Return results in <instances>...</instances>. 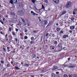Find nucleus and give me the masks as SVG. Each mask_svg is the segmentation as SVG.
<instances>
[{
    "label": "nucleus",
    "instance_id": "nucleus-46",
    "mask_svg": "<svg viewBox=\"0 0 77 77\" xmlns=\"http://www.w3.org/2000/svg\"><path fill=\"white\" fill-rule=\"evenodd\" d=\"M44 1L46 3H48V1L47 0H44Z\"/></svg>",
    "mask_w": 77,
    "mask_h": 77
},
{
    "label": "nucleus",
    "instance_id": "nucleus-53",
    "mask_svg": "<svg viewBox=\"0 0 77 77\" xmlns=\"http://www.w3.org/2000/svg\"><path fill=\"white\" fill-rule=\"evenodd\" d=\"M34 13V12H33V11H31V14H33Z\"/></svg>",
    "mask_w": 77,
    "mask_h": 77
},
{
    "label": "nucleus",
    "instance_id": "nucleus-20",
    "mask_svg": "<svg viewBox=\"0 0 77 77\" xmlns=\"http://www.w3.org/2000/svg\"><path fill=\"white\" fill-rule=\"evenodd\" d=\"M31 2H32L33 3H35V2H36V1L35 0H32L31 1Z\"/></svg>",
    "mask_w": 77,
    "mask_h": 77
},
{
    "label": "nucleus",
    "instance_id": "nucleus-25",
    "mask_svg": "<svg viewBox=\"0 0 77 77\" xmlns=\"http://www.w3.org/2000/svg\"><path fill=\"white\" fill-rule=\"evenodd\" d=\"M56 30H57V31H60V29L59 28H57L56 29Z\"/></svg>",
    "mask_w": 77,
    "mask_h": 77
},
{
    "label": "nucleus",
    "instance_id": "nucleus-26",
    "mask_svg": "<svg viewBox=\"0 0 77 77\" xmlns=\"http://www.w3.org/2000/svg\"><path fill=\"white\" fill-rule=\"evenodd\" d=\"M7 68H9V67H10V64H8L7 65Z\"/></svg>",
    "mask_w": 77,
    "mask_h": 77
},
{
    "label": "nucleus",
    "instance_id": "nucleus-7",
    "mask_svg": "<svg viewBox=\"0 0 77 77\" xmlns=\"http://www.w3.org/2000/svg\"><path fill=\"white\" fill-rule=\"evenodd\" d=\"M66 13V11H63L61 13V14L60 15V16H62V15H63Z\"/></svg>",
    "mask_w": 77,
    "mask_h": 77
},
{
    "label": "nucleus",
    "instance_id": "nucleus-1",
    "mask_svg": "<svg viewBox=\"0 0 77 77\" xmlns=\"http://www.w3.org/2000/svg\"><path fill=\"white\" fill-rule=\"evenodd\" d=\"M72 4L71 2H68L66 4L65 8L67 9H68V8H69L71 7Z\"/></svg>",
    "mask_w": 77,
    "mask_h": 77
},
{
    "label": "nucleus",
    "instance_id": "nucleus-4",
    "mask_svg": "<svg viewBox=\"0 0 77 77\" xmlns=\"http://www.w3.org/2000/svg\"><path fill=\"white\" fill-rule=\"evenodd\" d=\"M53 2H54L56 4H58L59 3V0H53Z\"/></svg>",
    "mask_w": 77,
    "mask_h": 77
},
{
    "label": "nucleus",
    "instance_id": "nucleus-52",
    "mask_svg": "<svg viewBox=\"0 0 77 77\" xmlns=\"http://www.w3.org/2000/svg\"><path fill=\"white\" fill-rule=\"evenodd\" d=\"M33 32L34 33H36L37 32H36V31H33Z\"/></svg>",
    "mask_w": 77,
    "mask_h": 77
},
{
    "label": "nucleus",
    "instance_id": "nucleus-16",
    "mask_svg": "<svg viewBox=\"0 0 77 77\" xmlns=\"http://www.w3.org/2000/svg\"><path fill=\"white\" fill-rule=\"evenodd\" d=\"M50 24H51V23H50V22H49L48 24V25H47V26H46V28H47L48 27H49V26H50Z\"/></svg>",
    "mask_w": 77,
    "mask_h": 77
},
{
    "label": "nucleus",
    "instance_id": "nucleus-3",
    "mask_svg": "<svg viewBox=\"0 0 77 77\" xmlns=\"http://www.w3.org/2000/svg\"><path fill=\"white\" fill-rule=\"evenodd\" d=\"M50 48L51 50H54V49L55 48V47H54V46L51 45L50 46Z\"/></svg>",
    "mask_w": 77,
    "mask_h": 77
},
{
    "label": "nucleus",
    "instance_id": "nucleus-57",
    "mask_svg": "<svg viewBox=\"0 0 77 77\" xmlns=\"http://www.w3.org/2000/svg\"><path fill=\"white\" fill-rule=\"evenodd\" d=\"M56 73L57 74H59V72H56Z\"/></svg>",
    "mask_w": 77,
    "mask_h": 77
},
{
    "label": "nucleus",
    "instance_id": "nucleus-15",
    "mask_svg": "<svg viewBox=\"0 0 77 77\" xmlns=\"http://www.w3.org/2000/svg\"><path fill=\"white\" fill-rule=\"evenodd\" d=\"M54 44L55 45H57V41H55L54 42Z\"/></svg>",
    "mask_w": 77,
    "mask_h": 77
},
{
    "label": "nucleus",
    "instance_id": "nucleus-60",
    "mask_svg": "<svg viewBox=\"0 0 77 77\" xmlns=\"http://www.w3.org/2000/svg\"><path fill=\"white\" fill-rule=\"evenodd\" d=\"M7 49H9V48H10V47H7Z\"/></svg>",
    "mask_w": 77,
    "mask_h": 77
},
{
    "label": "nucleus",
    "instance_id": "nucleus-61",
    "mask_svg": "<svg viewBox=\"0 0 77 77\" xmlns=\"http://www.w3.org/2000/svg\"><path fill=\"white\" fill-rule=\"evenodd\" d=\"M70 58H69L68 59V60H69V61L70 60Z\"/></svg>",
    "mask_w": 77,
    "mask_h": 77
},
{
    "label": "nucleus",
    "instance_id": "nucleus-24",
    "mask_svg": "<svg viewBox=\"0 0 77 77\" xmlns=\"http://www.w3.org/2000/svg\"><path fill=\"white\" fill-rule=\"evenodd\" d=\"M12 34L13 36H15V35H16L15 33L14 32H12Z\"/></svg>",
    "mask_w": 77,
    "mask_h": 77
},
{
    "label": "nucleus",
    "instance_id": "nucleus-22",
    "mask_svg": "<svg viewBox=\"0 0 77 77\" xmlns=\"http://www.w3.org/2000/svg\"><path fill=\"white\" fill-rule=\"evenodd\" d=\"M32 57L33 58H35L36 57V55L35 54H33L32 55Z\"/></svg>",
    "mask_w": 77,
    "mask_h": 77
},
{
    "label": "nucleus",
    "instance_id": "nucleus-45",
    "mask_svg": "<svg viewBox=\"0 0 77 77\" xmlns=\"http://www.w3.org/2000/svg\"><path fill=\"white\" fill-rule=\"evenodd\" d=\"M42 38H43V36H42L41 37V41H42Z\"/></svg>",
    "mask_w": 77,
    "mask_h": 77
},
{
    "label": "nucleus",
    "instance_id": "nucleus-17",
    "mask_svg": "<svg viewBox=\"0 0 77 77\" xmlns=\"http://www.w3.org/2000/svg\"><path fill=\"white\" fill-rule=\"evenodd\" d=\"M14 68L18 70V69H20V68H18V67L17 66H14Z\"/></svg>",
    "mask_w": 77,
    "mask_h": 77
},
{
    "label": "nucleus",
    "instance_id": "nucleus-34",
    "mask_svg": "<svg viewBox=\"0 0 77 77\" xmlns=\"http://www.w3.org/2000/svg\"><path fill=\"white\" fill-rule=\"evenodd\" d=\"M31 39L32 40V41H33V39H34V37H32L31 38Z\"/></svg>",
    "mask_w": 77,
    "mask_h": 77
},
{
    "label": "nucleus",
    "instance_id": "nucleus-27",
    "mask_svg": "<svg viewBox=\"0 0 77 77\" xmlns=\"http://www.w3.org/2000/svg\"><path fill=\"white\" fill-rule=\"evenodd\" d=\"M42 9H45V7H44V6L43 5H42Z\"/></svg>",
    "mask_w": 77,
    "mask_h": 77
},
{
    "label": "nucleus",
    "instance_id": "nucleus-44",
    "mask_svg": "<svg viewBox=\"0 0 77 77\" xmlns=\"http://www.w3.org/2000/svg\"><path fill=\"white\" fill-rule=\"evenodd\" d=\"M60 33H61V34L63 33V31H61L60 32Z\"/></svg>",
    "mask_w": 77,
    "mask_h": 77
},
{
    "label": "nucleus",
    "instance_id": "nucleus-39",
    "mask_svg": "<svg viewBox=\"0 0 77 77\" xmlns=\"http://www.w3.org/2000/svg\"><path fill=\"white\" fill-rule=\"evenodd\" d=\"M53 76H54V73H53L51 74V76L53 77Z\"/></svg>",
    "mask_w": 77,
    "mask_h": 77
},
{
    "label": "nucleus",
    "instance_id": "nucleus-38",
    "mask_svg": "<svg viewBox=\"0 0 77 77\" xmlns=\"http://www.w3.org/2000/svg\"><path fill=\"white\" fill-rule=\"evenodd\" d=\"M21 19L23 22H25V20H24L22 18H21Z\"/></svg>",
    "mask_w": 77,
    "mask_h": 77
},
{
    "label": "nucleus",
    "instance_id": "nucleus-48",
    "mask_svg": "<svg viewBox=\"0 0 77 77\" xmlns=\"http://www.w3.org/2000/svg\"><path fill=\"white\" fill-rule=\"evenodd\" d=\"M29 66V64H26V66Z\"/></svg>",
    "mask_w": 77,
    "mask_h": 77
},
{
    "label": "nucleus",
    "instance_id": "nucleus-11",
    "mask_svg": "<svg viewBox=\"0 0 77 77\" xmlns=\"http://www.w3.org/2000/svg\"><path fill=\"white\" fill-rule=\"evenodd\" d=\"M58 47L59 48H62V44L60 43H59V44L58 45Z\"/></svg>",
    "mask_w": 77,
    "mask_h": 77
},
{
    "label": "nucleus",
    "instance_id": "nucleus-14",
    "mask_svg": "<svg viewBox=\"0 0 77 77\" xmlns=\"http://www.w3.org/2000/svg\"><path fill=\"white\" fill-rule=\"evenodd\" d=\"M17 2V0H13V3L15 4H16Z\"/></svg>",
    "mask_w": 77,
    "mask_h": 77
},
{
    "label": "nucleus",
    "instance_id": "nucleus-18",
    "mask_svg": "<svg viewBox=\"0 0 77 77\" xmlns=\"http://www.w3.org/2000/svg\"><path fill=\"white\" fill-rule=\"evenodd\" d=\"M3 50L5 52H6V48H3Z\"/></svg>",
    "mask_w": 77,
    "mask_h": 77
},
{
    "label": "nucleus",
    "instance_id": "nucleus-62",
    "mask_svg": "<svg viewBox=\"0 0 77 77\" xmlns=\"http://www.w3.org/2000/svg\"><path fill=\"white\" fill-rule=\"evenodd\" d=\"M69 77H72V75H69Z\"/></svg>",
    "mask_w": 77,
    "mask_h": 77
},
{
    "label": "nucleus",
    "instance_id": "nucleus-23",
    "mask_svg": "<svg viewBox=\"0 0 77 77\" xmlns=\"http://www.w3.org/2000/svg\"><path fill=\"white\" fill-rule=\"evenodd\" d=\"M75 67V66H70L69 67V68H74Z\"/></svg>",
    "mask_w": 77,
    "mask_h": 77
},
{
    "label": "nucleus",
    "instance_id": "nucleus-2",
    "mask_svg": "<svg viewBox=\"0 0 77 77\" xmlns=\"http://www.w3.org/2000/svg\"><path fill=\"white\" fill-rule=\"evenodd\" d=\"M18 14L20 15H23V11H18Z\"/></svg>",
    "mask_w": 77,
    "mask_h": 77
},
{
    "label": "nucleus",
    "instance_id": "nucleus-5",
    "mask_svg": "<svg viewBox=\"0 0 77 77\" xmlns=\"http://www.w3.org/2000/svg\"><path fill=\"white\" fill-rule=\"evenodd\" d=\"M76 12H77V9L75 8L73 10V14L75 15V14H77Z\"/></svg>",
    "mask_w": 77,
    "mask_h": 77
},
{
    "label": "nucleus",
    "instance_id": "nucleus-30",
    "mask_svg": "<svg viewBox=\"0 0 77 77\" xmlns=\"http://www.w3.org/2000/svg\"><path fill=\"white\" fill-rule=\"evenodd\" d=\"M73 77H77V75L75 74H74L73 75Z\"/></svg>",
    "mask_w": 77,
    "mask_h": 77
},
{
    "label": "nucleus",
    "instance_id": "nucleus-33",
    "mask_svg": "<svg viewBox=\"0 0 77 77\" xmlns=\"http://www.w3.org/2000/svg\"><path fill=\"white\" fill-rule=\"evenodd\" d=\"M24 38L25 39H27V38H28V37L27 36H25L24 37Z\"/></svg>",
    "mask_w": 77,
    "mask_h": 77
},
{
    "label": "nucleus",
    "instance_id": "nucleus-19",
    "mask_svg": "<svg viewBox=\"0 0 77 77\" xmlns=\"http://www.w3.org/2000/svg\"><path fill=\"white\" fill-rule=\"evenodd\" d=\"M53 67L55 69H57L58 68V67L56 66H54Z\"/></svg>",
    "mask_w": 77,
    "mask_h": 77
},
{
    "label": "nucleus",
    "instance_id": "nucleus-64",
    "mask_svg": "<svg viewBox=\"0 0 77 77\" xmlns=\"http://www.w3.org/2000/svg\"><path fill=\"white\" fill-rule=\"evenodd\" d=\"M75 30H76V32H77V28H75Z\"/></svg>",
    "mask_w": 77,
    "mask_h": 77
},
{
    "label": "nucleus",
    "instance_id": "nucleus-50",
    "mask_svg": "<svg viewBox=\"0 0 77 77\" xmlns=\"http://www.w3.org/2000/svg\"><path fill=\"white\" fill-rule=\"evenodd\" d=\"M52 35V36H53V37H54V34H53Z\"/></svg>",
    "mask_w": 77,
    "mask_h": 77
},
{
    "label": "nucleus",
    "instance_id": "nucleus-63",
    "mask_svg": "<svg viewBox=\"0 0 77 77\" xmlns=\"http://www.w3.org/2000/svg\"><path fill=\"white\" fill-rule=\"evenodd\" d=\"M22 45H21V46H20V48H22Z\"/></svg>",
    "mask_w": 77,
    "mask_h": 77
},
{
    "label": "nucleus",
    "instance_id": "nucleus-42",
    "mask_svg": "<svg viewBox=\"0 0 77 77\" xmlns=\"http://www.w3.org/2000/svg\"><path fill=\"white\" fill-rule=\"evenodd\" d=\"M9 30L10 32H11V30H12V29L11 28H9Z\"/></svg>",
    "mask_w": 77,
    "mask_h": 77
},
{
    "label": "nucleus",
    "instance_id": "nucleus-31",
    "mask_svg": "<svg viewBox=\"0 0 77 77\" xmlns=\"http://www.w3.org/2000/svg\"><path fill=\"white\" fill-rule=\"evenodd\" d=\"M10 3L12 5V4H13V1L11 0L10 2Z\"/></svg>",
    "mask_w": 77,
    "mask_h": 77
},
{
    "label": "nucleus",
    "instance_id": "nucleus-12",
    "mask_svg": "<svg viewBox=\"0 0 77 77\" xmlns=\"http://www.w3.org/2000/svg\"><path fill=\"white\" fill-rule=\"evenodd\" d=\"M10 14L11 15H13V16H15V14L14 13H13L12 12H10Z\"/></svg>",
    "mask_w": 77,
    "mask_h": 77
},
{
    "label": "nucleus",
    "instance_id": "nucleus-8",
    "mask_svg": "<svg viewBox=\"0 0 77 77\" xmlns=\"http://www.w3.org/2000/svg\"><path fill=\"white\" fill-rule=\"evenodd\" d=\"M75 29V26H72L70 27V29L71 30H74Z\"/></svg>",
    "mask_w": 77,
    "mask_h": 77
},
{
    "label": "nucleus",
    "instance_id": "nucleus-49",
    "mask_svg": "<svg viewBox=\"0 0 77 77\" xmlns=\"http://www.w3.org/2000/svg\"><path fill=\"white\" fill-rule=\"evenodd\" d=\"M48 33H47L46 35V37H47V36H48Z\"/></svg>",
    "mask_w": 77,
    "mask_h": 77
},
{
    "label": "nucleus",
    "instance_id": "nucleus-36",
    "mask_svg": "<svg viewBox=\"0 0 77 77\" xmlns=\"http://www.w3.org/2000/svg\"><path fill=\"white\" fill-rule=\"evenodd\" d=\"M63 77H68V76L66 74H65L63 76Z\"/></svg>",
    "mask_w": 77,
    "mask_h": 77
},
{
    "label": "nucleus",
    "instance_id": "nucleus-10",
    "mask_svg": "<svg viewBox=\"0 0 77 77\" xmlns=\"http://www.w3.org/2000/svg\"><path fill=\"white\" fill-rule=\"evenodd\" d=\"M23 6V4L21 3H20L19 4V8H21Z\"/></svg>",
    "mask_w": 77,
    "mask_h": 77
},
{
    "label": "nucleus",
    "instance_id": "nucleus-59",
    "mask_svg": "<svg viewBox=\"0 0 77 77\" xmlns=\"http://www.w3.org/2000/svg\"><path fill=\"white\" fill-rule=\"evenodd\" d=\"M33 15H36V13H34L33 14Z\"/></svg>",
    "mask_w": 77,
    "mask_h": 77
},
{
    "label": "nucleus",
    "instance_id": "nucleus-6",
    "mask_svg": "<svg viewBox=\"0 0 77 77\" xmlns=\"http://www.w3.org/2000/svg\"><path fill=\"white\" fill-rule=\"evenodd\" d=\"M43 23L44 25H47L48 23V22L47 20H44L43 21Z\"/></svg>",
    "mask_w": 77,
    "mask_h": 77
},
{
    "label": "nucleus",
    "instance_id": "nucleus-58",
    "mask_svg": "<svg viewBox=\"0 0 77 77\" xmlns=\"http://www.w3.org/2000/svg\"><path fill=\"white\" fill-rule=\"evenodd\" d=\"M8 16L7 15H5V17L6 18H8Z\"/></svg>",
    "mask_w": 77,
    "mask_h": 77
},
{
    "label": "nucleus",
    "instance_id": "nucleus-55",
    "mask_svg": "<svg viewBox=\"0 0 77 77\" xmlns=\"http://www.w3.org/2000/svg\"><path fill=\"white\" fill-rule=\"evenodd\" d=\"M0 33H1V34H2V35H3V32L2 31H1L0 32Z\"/></svg>",
    "mask_w": 77,
    "mask_h": 77
},
{
    "label": "nucleus",
    "instance_id": "nucleus-41",
    "mask_svg": "<svg viewBox=\"0 0 77 77\" xmlns=\"http://www.w3.org/2000/svg\"><path fill=\"white\" fill-rule=\"evenodd\" d=\"M15 40L16 42H17V41H18V39L17 38H15Z\"/></svg>",
    "mask_w": 77,
    "mask_h": 77
},
{
    "label": "nucleus",
    "instance_id": "nucleus-28",
    "mask_svg": "<svg viewBox=\"0 0 77 77\" xmlns=\"http://www.w3.org/2000/svg\"><path fill=\"white\" fill-rule=\"evenodd\" d=\"M63 38H66V35H64L63 36Z\"/></svg>",
    "mask_w": 77,
    "mask_h": 77
},
{
    "label": "nucleus",
    "instance_id": "nucleus-35",
    "mask_svg": "<svg viewBox=\"0 0 77 77\" xmlns=\"http://www.w3.org/2000/svg\"><path fill=\"white\" fill-rule=\"evenodd\" d=\"M69 33H72V31H71V30H69Z\"/></svg>",
    "mask_w": 77,
    "mask_h": 77
},
{
    "label": "nucleus",
    "instance_id": "nucleus-40",
    "mask_svg": "<svg viewBox=\"0 0 77 77\" xmlns=\"http://www.w3.org/2000/svg\"><path fill=\"white\" fill-rule=\"evenodd\" d=\"M0 22L1 23H2V24H3V25H4V23H3V22L2 21H1V20H0Z\"/></svg>",
    "mask_w": 77,
    "mask_h": 77
},
{
    "label": "nucleus",
    "instance_id": "nucleus-13",
    "mask_svg": "<svg viewBox=\"0 0 77 77\" xmlns=\"http://www.w3.org/2000/svg\"><path fill=\"white\" fill-rule=\"evenodd\" d=\"M12 36H10V39L9 40V42H12Z\"/></svg>",
    "mask_w": 77,
    "mask_h": 77
},
{
    "label": "nucleus",
    "instance_id": "nucleus-47",
    "mask_svg": "<svg viewBox=\"0 0 77 77\" xmlns=\"http://www.w3.org/2000/svg\"><path fill=\"white\" fill-rule=\"evenodd\" d=\"M40 75V76H41V77L43 76V75H42V74H40V75Z\"/></svg>",
    "mask_w": 77,
    "mask_h": 77
},
{
    "label": "nucleus",
    "instance_id": "nucleus-56",
    "mask_svg": "<svg viewBox=\"0 0 77 77\" xmlns=\"http://www.w3.org/2000/svg\"><path fill=\"white\" fill-rule=\"evenodd\" d=\"M20 36H23V34H22L21 33H20Z\"/></svg>",
    "mask_w": 77,
    "mask_h": 77
},
{
    "label": "nucleus",
    "instance_id": "nucleus-51",
    "mask_svg": "<svg viewBox=\"0 0 77 77\" xmlns=\"http://www.w3.org/2000/svg\"><path fill=\"white\" fill-rule=\"evenodd\" d=\"M3 6H2V5L0 4V8H3Z\"/></svg>",
    "mask_w": 77,
    "mask_h": 77
},
{
    "label": "nucleus",
    "instance_id": "nucleus-37",
    "mask_svg": "<svg viewBox=\"0 0 77 77\" xmlns=\"http://www.w3.org/2000/svg\"><path fill=\"white\" fill-rule=\"evenodd\" d=\"M34 42V41H31L30 42V44H32Z\"/></svg>",
    "mask_w": 77,
    "mask_h": 77
},
{
    "label": "nucleus",
    "instance_id": "nucleus-32",
    "mask_svg": "<svg viewBox=\"0 0 77 77\" xmlns=\"http://www.w3.org/2000/svg\"><path fill=\"white\" fill-rule=\"evenodd\" d=\"M1 63L2 64H3V63H5V62L3 60H1Z\"/></svg>",
    "mask_w": 77,
    "mask_h": 77
},
{
    "label": "nucleus",
    "instance_id": "nucleus-9",
    "mask_svg": "<svg viewBox=\"0 0 77 77\" xmlns=\"http://www.w3.org/2000/svg\"><path fill=\"white\" fill-rule=\"evenodd\" d=\"M74 20H75V18H74V17L71 18V22H72V23H74Z\"/></svg>",
    "mask_w": 77,
    "mask_h": 77
},
{
    "label": "nucleus",
    "instance_id": "nucleus-29",
    "mask_svg": "<svg viewBox=\"0 0 77 77\" xmlns=\"http://www.w3.org/2000/svg\"><path fill=\"white\" fill-rule=\"evenodd\" d=\"M14 19H11V23H14Z\"/></svg>",
    "mask_w": 77,
    "mask_h": 77
},
{
    "label": "nucleus",
    "instance_id": "nucleus-43",
    "mask_svg": "<svg viewBox=\"0 0 77 77\" xmlns=\"http://www.w3.org/2000/svg\"><path fill=\"white\" fill-rule=\"evenodd\" d=\"M15 29L16 32H18V29H17V28H16Z\"/></svg>",
    "mask_w": 77,
    "mask_h": 77
},
{
    "label": "nucleus",
    "instance_id": "nucleus-21",
    "mask_svg": "<svg viewBox=\"0 0 77 77\" xmlns=\"http://www.w3.org/2000/svg\"><path fill=\"white\" fill-rule=\"evenodd\" d=\"M22 24V23H21V22H20L18 24V26H21Z\"/></svg>",
    "mask_w": 77,
    "mask_h": 77
},
{
    "label": "nucleus",
    "instance_id": "nucleus-54",
    "mask_svg": "<svg viewBox=\"0 0 77 77\" xmlns=\"http://www.w3.org/2000/svg\"><path fill=\"white\" fill-rule=\"evenodd\" d=\"M27 30H26H26L25 31V32H27Z\"/></svg>",
    "mask_w": 77,
    "mask_h": 77
}]
</instances>
